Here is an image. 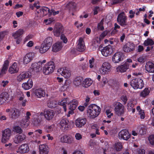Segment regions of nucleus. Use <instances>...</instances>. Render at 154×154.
I'll return each mask as SVG.
<instances>
[{"instance_id": "f257e3e1", "label": "nucleus", "mask_w": 154, "mask_h": 154, "mask_svg": "<svg viewBox=\"0 0 154 154\" xmlns=\"http://www.w3.org/2000/svg\"><path fill=\"white\" fill-rule=\"evenodd\" d=\"M100 111L101 109L99 106L95 104H91L87 109V114L89 118L93 119L99 115Z\"/></svg>"}, {"instance_id": "f03ea898", "label": "nucleus", "mask_w": 154, "mask_h": 154, "mask_svg": "<svg viewBox=\"0 0 154 154\" xmlns=\"http://www.w3.org/2000/svg\"><path fill=\"white\" fill-rule=\"evenodd\" d=\"M50 12V9L46 7H42L39 9L36 10L35 18L36 20H38L46 15Z\"/></svg>"}, {"instance_id": "7ed1b4c3", "label": "nucleus", "mask_w": 154, "mask_h": 154, "mask_svg": "<svg viewBox=\"0 0 154 154\" xmlns=\"http://www.w3.org/2000/svg\"><path fill=\"white\" fill-rule=\"evenodd\" d=\"M55 68L53 62L51 61L47 63L43 67V72L45 75H48L52 73Z\"/></svg>"}, {"instance_id": "20e7f679", "label": "nucleus", "mask_w": 154, "mask_h": 154, "mask_svg": "<svg viewBox=\"0 0 154 154\" xmlns=\"http://www.w3.org/2000/svg\"><path fill=\"white\" fill-rule=\"evenodd\" d=\"M143 81L138 78L133 79L130 82V85L135 89H142L144 86Z\"/></svg>"}, {"instance_id": "39448f33", "label": "nucleus", "mask_w": 154, "mask_h": 154, "mask_svg": "<svg viewBox=\"0 0 154 154\" xmlns=\"http://www.w3.org/2000/svg\"><path fill=\"white\" fill-rule=\"evenodd\" d=\"M127 18L124 12L120 13L118 15L117 21L119 24L123 27H127L128 26Z\"/></svg>"}, {"instance_id": "423d86ee", "label": "nucleus", "mask_w": 154, "mask_h": 154, "mask_svg": "<svg viewBox=\"0 0 154 154\" xmlns=\"http://www.w3.org/2000/svg\"><path fill=\"white\" fill-rule=\"evenodd\" d=\"M5 111L6 112H10V118L12 119L15 120L18 118L20 116L21 112L20 111L15 108L7 109Z\"/></svg>"}, {"instance_id": "0eeeda50", "label": "nucleus", "mask_w": 154, "mask_h": 154, "mask_svg": "<svg viewBox=\"0 0 154 154\" xmlns=\"http://www.w3.org/2000/svg\"><path fill=\"white\" fill-rule=\"evenodd\" d=\"M112 66L110 64L107 62L103 63L99 69L101 74L104 75L109 72Z\"/></svg>"}, {"instance_id": "6e6552de", "label": "nucleus", "mask_w": 154, "mask_h": 154, "mask_svg": "<svg viewBox=\"0 0 154 154\" xmlns=\"http://www.w3.org/2000/svg\"><path fill=\"white\" fill-rule=\"evenodd\" d=\"M114 110L116 114L121 116L124 112V106L120 102H116L114 103Z\"/></svg>"}, {"instance_id": "1a4fd4ad", "label": "nucleus", "mask_w": 154, "mask_h": 154, "mask_svg": "<svg viewBox=\"0 0 154 154\" xmlns=\"http://www.w3.org/2000/svg\"><path fill=\"white\" fill-rule=\"evenodd\" d=\"M11 135V131L9 128H6L2 131L1 142L3 143L6 142L9 140Z\"/></svg>"}, {"instance_id": "9d476101", "label": "nucleus", "mask_w": 154, "mask_h": 154, "mask_svg": "<svg viewBox=\"0 0 154 154\" xmlns=\"http://www.w3.org/2000/svg\"><path fill=\"white\" fill-rule=\"evenodd\" d=\"M32 74L29 72L23 71L21 72L17 77V80L18 82H21L26 79L30 77Z\"/></svg>"}, {"instance_id": "9b49d317", "label": "nucleus", "mask_w": 154, "mask_h": 154, "mask_svg": "<svg viewBox=\"0 0 154 154\" xmlns=\"http://www.w3.org/2000/svg\"><path fill=\"white\" fill-rule=\"evenodd\" d=\"M57 72L66 78L70 77L71 72L69 69L66 67H63L57 70Z\"/></svg>"}, {"instance_id": "f8f14e48", "label": "nucleus", "mask_w": 154, "mask_h": 154, "mask_svg": "<svg viewBox=\"0 0 154 154\" xmlns=\"http://www.w3.org/2000/svg\"><path fill=\"white\" fill-rule=\"evenodd\" d=\"M124 55L121 52L115 53L112 57V61L114 63H117L122 61L123 59Z\"/></svg>"}, {"instance_id": "ddd939ff", "label": "nucleus", "mask_w": 154, "mask_h": 154, "mask_svg": "<svg viewBox=\"0 0 154 154\" xmlns=\"http://www.w3.org/2000/svg\"><path fill=\"white\" fill-rule=\"evenodd\" d=\"M102 54L105 57L110 55L113 52V50L111 45H109L104 47L101 51Z\"/></svg>"}, {"instance_id": "4468645a", "label": "nucleus", "mask_w": 154, "mask_h": 154, "mask_svg": "<svg viewBox=\"0 0 154 154\" xmlns=\"http://www.w3.org/2000/svg\"><path fill=\"white\" fill-rule=\"evenodd\" d=\"M135 49V45L133 43L128 42L124 45L123 48V51L128 53L134 51Z\"/></svg>"}, {"instance_id": "2eb2a0df", "label": "nucleus", "mask_w": 154, "mask_h": 154, "mask_svg": "<svg viewBox=\"0 0 154 154\" xmlns=\"http://www.w3.org/2000/svg\"><path fill=\"white\" fill-rule=\"evenodd\" d=\"M26 138V135L24 134H18L13 138V142L16 144L20 143L23 142Z\"/></svg>"}, {"instance_id": "dca6fc26", "label": "nucleus", "mask_w": 154, "mask_h": 154, "mask_svg": "<svg viewBox=\"0 0 154 154\" xmlns=\"http://www.w3.org/2000/svg\"><path fill=\"white\" fill-rule=\"evenodd\" d=\"M42 67V62H38L37 63H32L29 68L30 71L33 72H37L39 71Z\"/></svg>"}, {"instance_id": "f3484780", "label": "nucleus", "mask_w": 154, "mask_h": 154, "mask_svg": "<svg viewBox=\"0 0 154 154\" xmlns=\"http://www.w3.org/2000/svg\"><path fill=\"white\" fill-rule=\"evenodd\" d=\"M118 135L120 139L127 140L130 137V134L128 130L124 129L121 130L119 133Z\"/></svg>"}, {"instance_id": "a211bd4d", "label": "nucleus", "mask_w": 154, "mask_h": 154, "mask_svg": "<svg viewBox=\"0 0 154 154\" xmlns=\"http://www.w3.org/2000/svg\"><path fill=\"white\" fill-rule=\"evenodd\" d=\"M87 119L85 118H79L76 119L75 125L78 128H82L86 124Z\"/></svg>"}, {"instance_id": "6ab92c4d", "label": "nucleus", "mask_w": 154, "mask_h": 154, "mask_svg": "<svg viewBox=\"0 0 154 154\" xmlns=\"http://www.w3.org/2000/svg\"><path fill=\"white\" fill-rule=\"evenodd\" d=\"M55 114L54 111L52 110H45L44 112V116L45 119L50 121L53 119Z\"/></svg>"}, {"instance_id": "aec40b11", "label": "nucleus", "mask_w": 154, "mask_h": 154, "mask_svg": "<svg viewBox=\"0 0 154 154\" xmlns=\"http://www.w3.org/2000/svg\"><path fill=\"white\" fill-rule=\"evenodd\" d=\"M63 31V27L59 24H57L54 30V35L56 36H59L61 34H62Z\"/></svg>"}, {"instance_id": "412c9836", "label": "nucleus", "mask_w": 154, "mask_h": 154, "mask_svg": "<svg viewBox=\"0 0 154 154\" xmlns=\"http://www.w3.org/2000/svg\"><path fill=\"white\" fill-rule=\"evenodd\" d=\"M69 122L66 119H61L59 123L60 128L64 131L67 130L69 128Z\"/></svg>"}, {"instance_id": "4be33fe9", "label": "nucleus", "mask_w": 154, "mask_h": 154, "mask_svg": "<svg viewBox=\"0 0 154 154\" xmlns=\"http://www.w3.org/2000/svg\"><path fill=\"white\" fill-rule=\"evenodd\" d=\"M29 150L28 145L26 143L22 144L19 147L17 151L18 153H26L28 152Z\"/></svg>"}, {"instance_id": "5701e85b", "label": "nucleus", "mask_w": 154, "mask_h": 154, "mask_svg": "<svg viewBox=\"0 0 154 154\" xmlns=\"http://www.w3.org/2000/svg\"><path fill=\"white\" fill-rule=\"evenodd\" d=\"M39 154H48L49 151V148L46 144L40 145L39 146Z\"/></svg>"}, {"instance_id": "b1692460", "label": "nucleus", "mask_w": 154, "mask_h": 154, "mask_svg": "<svg viewBox=\"0 0 154 154\" xmlns=\"http://www.w3.org/2000/svg\"><path fill=\"white\" fill-rule=\"evenodd\" d=\"M129 64L128 63H126L122 65L119 66L116 69V72H118L123 73L125 72L129 68Z\"/></svg>"}, {"instance_id": "393cba45", "label": "nucleus", "mask_w": 154, "mask_h": 154, "mask_svg": "<svg viewBox=\"0 0 154 154\" xmlns=\"http://www.w3.org/2000/svg\"><path fill=\"white\" fill-rule=\"evenodd\" d=\"M9 61L8 60H5L2 66V67L0 72V77H2L6 73L8 68Z\"/></svg>"}, {"instance_id": "a878e982", "label": "nucleus", "mask_w": 154, "mask_h": 154, "mask_svg": "<svg viewBox=\"0 0 154 154\" xmlns=\"http://www.w3.org/2000/svg\"><path fill=\"white\" fill-rule=\"evenodd\" d=\"M19 68L16 63H14L8 69V72L11 74H14L17 73L19 71Z\"/></svg>"}, {"instance_id": "bb28decb", "label": "nucleus", "mask_w": 154, "mask_h": 154, "mask_svg": "<svg viewBox=\"0 0 154 154\" xmlns=\"http://www.w3.org/2000/svg\"><path fill=\"white\" fill-rule=\"evenodd\" d=\"M85 46L83 39L82 38H80L78 40V44L77 45V49L79 51H82L85 49Z\"/></svg>"}, {"instance_id": "cd10ccee", "label": "nucleus", "mask_w": 154, "mask_h": 154, "mask_svg": "<svg viewBox=\"0 0 154 154\" xmlns=\"http://www.w3.org/2000/svg\"><path fill=\"white\" fill-rule=\"evenodd\" d=\"M34 93L37 97L39 98L44 97L45 94V91L42 88L35 89L34 91Z\"/></svg>"}, {"instance_id": "c85d7f7f", "label": "nucleus", "mask_w": 154, "mask_h": 154, "mask_svg": "<svg viewBox=\"0 0 154 154\" xmlns=\"http://www.w3.org/2000/svg\"><path fill=\"white\" fill-rule=\"evenodd\" d=\"M9 97L8 94L7 92H3L0 94V105H2L8 99Z\"/></svg>"}, {"instance_id": "c756f323", "label": "nucleus", "mask_w": 154, "mask_h": 154, "mask_svg": "<svg viewBox=\"0 0 154 154\" xmlns=\"http://www.w3.org/2000/svg\"><path fill=\"white\" fill-rule=\"evenodd\" d=\"M62 47V42H58L53 45L52 50L54 52L58 51L61 50Z\"/></svg>"}, {"instance_id": "7c9ffc66", "label": "nucleus", "mask_w": 154, "mask_h": 154, "mask_svg": "<svg viewBox=\"0 0 154 154\" xmlns=\"http://www.w3.org/2000/svg\"><path fill=\"white\" fill-rule=\"evenodd\" d=\"M33 82L31 79H29L26 82H24L22 84V88L25 90H28L31 88L33 86Z\"/></svg>"}, {"instance_id": "2f4dec72", "label": "nucleus", "mask_w": 154, "mask_h": 154, "mask_svg": "<svg viewBox=\"0 0 154 154\" xmlns=\"http://www.w3.org/2000/svg\"><path fill=\"white\" fill-rule=\"evenodd\" d=\"M145 68L149 72H154V64L150 62H147L145 65Z\"/></svg>"}, {"instance_id": "473e14b6", "label": "nucleus", "mask_w": 154, "mask_h": 154, "mask_svg": "<svg viewBox=\"0 0 154 154\" xmlns=\"http://www.w3.org/2000/svg\"><path fill=\"white\" fill-rule=\"evenodd\" d=\"M33 54L32 53L26 54L23 59V63L27 64L29 63L32 59Z\"/></svg>"}, {"instance_id": "72a5a7b5", "label": "nucleus", "mask_w": 154, "mask_h": 154, "mask_svg": "<svg viewBox=\"0 0 154 154\" xmlns=\"http://www.w3.org/2000/svg\"><path fill=\"white\" fill-rule=\"evenodd\" d=\"M69 102L68 98H63L62 100L59 102V104L63 107L65 112L66 111V104H68Z\"/></svg>"}, {"instance_id": "f704fd0d", "label": "nucleus", "mask_w": 154, "mask_h": 154, "mask_svg": "<svg viewBox=\"0 0 154 154\" xmlns=\"http://www.w3.org/2000/svg\"><path fill=\"white\" fill-rule=\"evenodd\" d=\"M68 105H69V108L70 109L74 110L77 107L78 105V102L76 99H73L69 101Z\"/></svg>"}, {"instance_id": "c9c22d12", "label": "nucleus", "mask_w": 154, "mask_h": 154, "mask_svg": "<svg viewBox=\"0 0 154 154\" xmlns=\"http://www.w3.org/2000/svg\"><path fill=\"white\" fill-rule=\"evenodd\" d=\"M102 39L100 36L99 37H97L94 39L92 44V46L94 47V49H95L98 48L99 46L100 42Z\"/></svg>"}, {"instance_id": "e433bc0d", "label": "nucleus", "mask_w": 154, "mask_h": 154, "mask_svg": "<svg viewBox=\"0 0 154 154\" xmlns=\"http://www.w3.org/2000/svg\"><path fill=\"white\" fill-rule=\"evenodd\" d=\"M50 47H51L42 43L39 48V52L42 54L48 51Z\"/></svg>"}, {"instance_id": "4c0bfd02", "label": "nucleus", "mask_w": 154, "mask_h": 154, "mask_svg": "<svg viewBox=\"0 0 154 154\" xmlns=\"http://www.w3.org/2000/svg\"><path fill=\"white\" fill-rule=\"evenodd\" d=\"M23 32L24 30L23 29H19L15 32L13 33L12 36L14 38H17L22 35L23 34Z\"/></svg>"}, {"instance_id": "58836bf2", "label": "nucleus", "mask_w": 154, "mask_h": 154, "mask_svg": "<svg viewBox=\"0 0 154 154\" xmlns=\"http://www.w3.org/2000/svg\"><path fill=\"white\" fill-rule=\"evenodd\" d=\"M53 42V40L51 37H47L44 39L42 43L51 47Z\"/></svg>"}, {"instance_id": "ea45409f", "label": "nucleus", "mask_w": 154, "mask_h": 154, "mask_svg": "<svg viewBox=\"0 0 154 154\" xmlns=\"http://www.w3.org/2000/svg\"><path fill=\"white\" fill-rule=\"evenodd\" d=\"M57 102L56 100L51 99L48 101L47 106L49 107L52 108L55 107L57 105Z\"/></svg>"}, {"instance_id": "a19ab883", "label": "nucleus", "mask_w": 154, "mask_h": 154, "mask_svg": "<svg viewBox=\"0 0 154 154\" xmlns=\"http://www.w3.org/2000/svg\"><path fill=\"white\" fill-rule=\"evenodd\" d=\"M20 125L22 127L26 128L30 124L29 120L23 118L20 122Z\"/></svg>"}, {"instance_id": "79ce46f5", "label": "nucleus", "mask_w": 154, "mask_h": 154, "mask_svg": "<svg viewBox=\"0 0 154 154\" xmlns=\"http://www.w3.org/2000/svg\"><path fill=\"white\" fill-rule=\"evenodd\" d=\"M60 141L63 143H70L72 142L71 138L67 135L63 136L60 139Z\"/></svg>"}, {"instance_id": "37998d69", "label": "nucleus", "mask_w": 154, "mask_h": 154, "mask_svg": "<svg viewBox=\"0 0 154 154\" xmlns=\"http://www.w3.org/2000/svg\"><path fill=\"white\" fill-rule=\"evenodd\" d=\"M136 109L138 112V115L141 119H143L145 117V113L143 110H142L140 106H138L136 108Z\"/></svg>"}, {"instance_id": "c03bdc74", "label": "nucleus", "mask_w": 154, "mask_h": 154, "mask_svg": "<svg viewBox=\"0 0 154 154\" xmlns=\"http://www.w3.org/2000/svg\"><path fill=\"white\" fill-rule=\"evenodd\" d=\"M93 81L90 78H86L83 82V84L85 88L90 86L92 83Z\"/></svg>"}, {"instance_id": "a18cd8bd", "label": "nucleus", "mask_w": 154, "mask_h": 154, "mask_svg": "<svg viewBox=\"0 0 154 154\" xmlns=\"http://www.w3.org/2000/svg\"><path fill=\"white\" fill-rule=\"evenodd\" d=\"M83 81V79L81 77H77L74 79L73 83L74 85L76 86H79L81 85Z\"/></svg>"}, {"instance_id": "49530a36", "label": "nucleus", "mask_w": 154, "mask_h": 154, "mask_svg": "<svg viewBox=\"0 0 154 154\" xmlns=\"http://www.w3.org/2000/svg\"><path fill=\"white\" fill-rule=\"evenodd\" d=\"M12 130L14 132L19 134H21L23 132V131L20 127L18 125L14 126Z\"/></svg>"}, {"instance_id": "de8ad7c7", "label": "nucleus", "mask_w": 154, "mask_h": 154, "mask_svg": "<svg viewBox=\"0 0 154 154\" xmlns=\"http://www.w3.org/2000/svg\"><path fill=\"white\" fill-rule=\"evenodd\" d=\"M76 7V3L73 2H70L67 4V7L70 11L74 10Z\"/></svg>"}, {"instance_id": "09e8293b", "label": "nucleus", "mask_w": 154, "mask_h": 154, "mask_svg": "<svg viewBox=\"0 0 154 154\" xmlns=\"http://www.w3.org/2000/svg\"><path fill=\"white\" fill-rule=\"evenodd\" d=\"M122 148V145L121 143L120 142H117L115 145V148L118 151L121 150Z\"/></svg>"}, {"instance_id": "8fccbe9b", "label": "nucleus", "mask_w": 154, "mask_h": 154, "mask_svg": "<svg viewBox=\"0 0 154 154\" xmlns=\"http://www.w3.org/2000/svg\"><path fill=\"white\" fill-rule=\"evenodd\" d=\"M144 45L146 46L148 45H152L154 44V42L150 38H148L146 40H145L144 43Z\"/></svg>"}, {"instance_id": "3c124183", "label": "nucleus", "mask_w": 154, "mask_h": 154, "mask_svg": "<svg viewBox=\"0 0 154 154\" xmlns=\"http://www.w3.org/2000/svg\"><path fill=\"white\" fill-rule=\"evenodd\" d=\"M149 92V91L148 88H145L141 93L140 94V96L143 97H144L148 95Z\"/></svg>"}, {"instance_id": "603ef678", "label": "nucleus", "mask_w": 154, "mask_h": 154, "mask_svg": "<svg viewBox=\"0 0 154 154\" xmlns=\"http://www.w3.org/2000/svg\"><path fill=\"white\" fill-rule=\"evenodd\" d=\"M146 131V127L144 125H142L140 126V133L141 134H145Z\"/></svg>"}, {"instance_id": "864d4df0", "label": "nucleus", "mask_w": 154, "mask_h": 154, "mask_svg": "<svg viewBox=\"0 0 154 154\" xmlns=\"http://www.w3.org/2000/svg\"><path fill=\"white\" fill-rule=\"evenodd\" d=\"M134 107V104L132 101H130L127 104V109L129 111H131Z\"/></svg>"}, {"instance_id": "5fc2aeb1", "label": "nucleus", "mask_w": 154, "mask_h": 154, "mask_svg": "<svg viewBox=\"0 0 154 154\" xmlns=\"http://www.w3.org/2000/svg\"><path fill=\"white\" fill-rule=\"evenodd\" d=\"M103 19H102L100 22L97 25V28L98 29L101 30H103L104 29V28L103 26Z\"/></svg>"}, {"instance_id": "6e6d98bb", "label": "nucleus", "mask_w": 154, "mask_h": 154, "mask_svg": "<svg viewBox=\"0 0 154 154\" xmlns=\"http://www.w3.org/2000/svg\"><path fill=\"white\" fill-rule=\"evenodd\" d=\"M54 128V125H48L46 127V129L47 131L48 132H50L53 130Z\"/></svg>"}, {"instance_id": "4d7b16f0", "label": "nucleus", "mask_w": 154, "mask_h": 154, "mask_svg": "<svg viewBox=\"0 0 154 154\" xmlns=\"http://www.w3.org/2000/svg\"><path fill=\"white\" fill-rule=\"evenodd\" d=\"M54 20L53 18H51L48 19H45L44 20V23L46 25H48L52 22Z\"/></svg>"}, {"instance_id": "13d9d810", "label": "nucleus", "mask_w": 154, "mask_h": 154, "mask_svg": "<svg viewBox=\"0 0 154 154\" xmlns=\"http://www.w3.org/2000/svg\"><path fill=\"white\" fill-rule=\"evenodd\" d=\"M148 139L150 143L152 145H154V135H152L150 136Z\"/></svg>"}, {"instance_id": "bf43d9fd", "label": "nucleus", "mask_w": 154, "mask_h": 154, "mask_svg": "<svg viewBox=\"0 0 154 154\" xmlns=\"http://www.w3.org/2000/svg\"><path fill=\"white\" fill-rule=\"evenodd\" d=\"M94 59L93 57L89 60V67L90 68H92L94 67Z\"/></svg>"}, {"instance_id": "052dcab7", "label": "nucleus", "mask_w": 154, "mask_h": 154, "mask_svg": "<svg viewBox=\"0 0 154 154\" xmlns=\"http://www.w3.org/2000/svg\"><path fill=\"white\" fill-rule=\"evenodd\" d=\"M42 130L38 129L35 131L34 133L36 137L40 136V134L42 133Z\"/></svg>"}, {"instance_id": "680f3d73", "label": "nucleus", "mask_w": 154, "mask_h": 154, "mask_svg": "<svg viewBox=\"0 0 154 154\" xmlns=\"http://www.w3.org/2000/svg\"><path fill=\"white\" fill-rule=\"evenodd\" d=\"M8 33V32L7 31H3L0 32V37L2 39L5 37L6 35H7Z\"/></svg>"}, {"instance_id": "e2e57ef3", "label": "nucleus", "mask_w": 154, "mask_h": 154, "mask_svg": "<svg viewBox=\"0 0 154 154\" xmlns=\"http://www.w3.org/2000/svg\"><path fill=\"white\" fill-rule=\"evenodd\" d=\"M31 116V113L27 111L26 112V116H24L23 118H24L25 119H27L28 120H29V119H30V116Z\"/></svg>"}, {"instance_id": "0e129e2a", "label": "nucleus", "mask_w": 154, "mask_h": 154, "mask_svg": "<svg viewBox=\"0 0 154 154\" xmlns=\"http://www.w3.org/2000/svg\"><path fill=\"white\" fill-rule=\"evenodd\" d=\"M32 123L35 125H38L40 123V121L36 118H34Z\"/></svg>"}, {"instance_id": "69168bd1", "label": "nucleus", "mask_w": 154, "mask_h": 154, "mask_svg": "<svg viewBox=\"0 0 154 154\" xmlns=\"http://www.w3.org/2000/svg\"><path fill=\"white\" fill-rule=\"evenodd\" d=\"M75 137L77 140H79L82 139V135L79 133H77L75 134Z\"/></svg>"}, {"instance_id": "338daca9", "label": "nucleus", "mask_w": 154, "mask_h": 154, "mask_svg": "<svg viewBox=\"0 0 154 154\" xmlns=\"http://www.w3.org/2000/svg\"><path fill=\"white\" fill-rule=\"evenodd\" d=\"M124 0H112L111 4L114 5L119 3H120L123 1Z\"/></svg>"}, {"instance_id": "774afa93", "label": "nucleus", "mask_w": 154, "mask_h": 154, "mask_svg": "<svg viewBox=\"0 0 154 154\" xmlns=\"http://www.w3.org/2000/svg\"><path fill=\"white\" fill-rule=\"evenodd\" d=\"M60 39L63 41L64 43H66L67 42V39L65 36L63 34H61L60 36Z\"/></svg>"}]
</instances>
